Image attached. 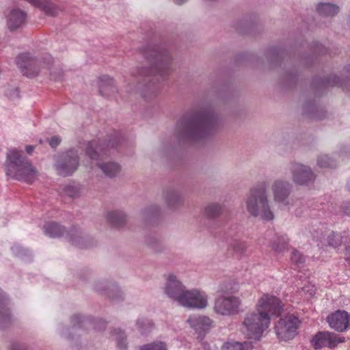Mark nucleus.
<instances>
[{"instance_id": "f257e3e1", "label": "nucleus", "mask_w": 350, "mask_h": 350, "mask_svg": "<svg viewBox=\"0 0 350 350\" xmlns=\"http://www.w3.org/2000/svg\"><path fill=\"white\" fill-rule=\"evenodd\" d=\"M215 118L209 110H200L185 116L177 124L180 135L189 138H200L207 135L214 127Z\"/></svg>"}, {"instance_id": "f03ea898", "label": "nucleus", "mask_w": 350, "mask_h": 350, "mask_svg": "<svg viewBox=\"0 0 350 350\" xmlns=\"http://www.w3.org/2000/svg\"><path fill=\"white\" fill-rule=\"evenodd\" d=\"M165 291L170 298L187 308L202 309L208 305L207 295L204 291L185 290V287L173 275L168 276Z\"/></svg>"}, {"instance_id": "7ed1b4c3", "label": "nucleus", "mask_w": 350, "mask_h": 350, "mask_svg": "<svg viewBox=\"0 0 350 350\" xmlns=\"http://www.w3.org/2000/svg\"><path fill=\"white\" fill-rule=\"evenodd\" d=\"M6 174L16 180L32 183L37 179L38 172L29 160L16 149L10 150L5 163Z\"/></svg>"}, {"instance_id": "20e7f679", "label": "nucleus", "mask_w": 350, "mask_h": 350, "mask_svg": "<svg viewBox=\"0 0 350 350\" xmlns=\"http://www.w3.org/2000/svg\"><path fill=\"white\" fill-rule=\"evenodd\" d=\"M144 55L150 68L139 70L140 76L147 77L148 74L153 73L163 77L170 72L171 59L167 51L155 46L150 47L144 51Z\"/></svg>"}, {"instance_id": "39448f33", "label": "nucleus", "mask_w": 350, "mask_h": 350, "mask_svg": "<svg viewBox=\"0 0 350 350\" xmlns=\"http://www.w3.org/2000/svg\"><path fill=\"white\" fill-rule=\"evenodd\" d=\"M247 208L254 216L260 215L266 220L273 219V214L267 204L265 184H260L251 190L250 196L247 200Z\"/></svg>"}, {"instance_id": "423d86ee", "label": "nucleus", "mask_w": 350, "mask_h": 350, "mask_svg": "<svg viewBox=\"0 0 350 350\" xmlns=\"http://www.w3.org/2000/svg\"><path fill=\"white\" fill-rule=\"evenodd\" d=\"M270 325L269 319L256 311L246 314L241 325V332L250 339L259 340Z\"/></svg>"}, {"instance_id": "0eeeda50", "label": "nucleus", "mask_w": 350, "mask_h": 350, "mask_svg": "<svg viewBox=\"0 0 350 350\" xmlns=\"http://www.w3.org/2000/svg\"><path fill=\"white\" fill-rule=\"evenodd\" d=\"M300 321L293 314L281 318L275 326V333L280 340H292L297 334Z\"/></svg>"}, {"instance_id": "6e6552de", "label": "nucleus", "mask_w": 350, "mask_h": 350, "mask_svg": "<svg viewBox=\"0 0 350 350\" xmlns=\"http://www.w3.org/2000/svg\"><path fill=\"white\" fill-rule=\"evenodd\" d=\"M282 310V302L275 296L263 294L258 300L256 311L261 316L269 318V321L272 316H278Z\"/></svg>"}, {"instance_id": "1a4fd4ad", "label": "nucleus", "mask_w": 350, "mask_h": 350, "mask_svg": "<svg viewBox=\"0 0 350 350\" xmlns=\"http://www.w3.org/2000/svg\"><path fill=\"white\" fill-rule=\"evenodd\" d=\"M345 342V337L331 332H319L312 338L311 344L315 349L328 347L335 348Z\"/></svg>"}, {"instance_id": "9d476101", "label": "nucleus", "mask_w": 350, "mask_h": 350, "mask_svg": "<svg viewBox=\"0 0 350 350\" xmlns=\"http://www.w3.org/2000/svg\"><path fill=\"white\" fill-rule=\"evenodd\" d=\"M79 165V158L77 151L70 150L63 154L58 161L56 168L58 174L62 176L71 175Z\"/></svg>"}, {"instance_id": "9b49d317", "label": "nucleus", "mask_w": 350, "mask_h": 350, "mask_svg": "<svg viewBox=\"0 0 350 350\" xmlns=\"http://www.w3.org/2000/svg\"><path fill=\"white\" fill-rule=\"evenodd\" d=\"M241 301L239 297H220L215 302L214 310L221 315H232L239 312Z\"/></svg>"}, {"instance_id": "f8f14e48", "label": "nucleus", "mask_w": 350, "mask_h": 350, "mask_svg": "<svg viewBox=\"0 0 350 350\" xmlns=\"http://www.w3.org/2000/svg\"><path fill=\"white\" fill-rule=\"evenodd\" d=\"M329 326L338 332H344L350 329V313L343 310H338L327 317Z\"/></svg>"}, {"instance_id": "ddd939ff", "label": "nucleus", "mask_w": 350, "mask_h": 350, "mask_svg": "<svg viewBox=\"0 0 350 350\" xmlns=\"http://www.w3.org/2000/svg\"><path fill=\"white\" fill-rule=\"evenodd\" d=\"M16 64L22 73L29 77L36 76L40 71L38 61L28 53L21 54L16 58Z\"/></svg>"}, {"instance_id": "4468645a", "label": "nucleus", "mask_w": 350, "mask_h": 350, "mask_svg": "<svg viewBox=\"0 0 350 350\" xmlns=\"http://www.w3.org/2000/svg\"><path fill=\"white\" fill-rule=\"evenodd\" d=\"M187 322L199 335L205 334L211 329L213 325V321L206 316H191L188 319Z\"/></svg>"}, {"instance_id": "2eb2a0df", "label": "nucleus", "mask_w": 350, "mask_h": 350, "mask_svg": "<svg viewBox=\"0 0 350 350\" xmlns=\"http://www.w3.org/2000/svg\"><path fill=\"white\" fill-rule=\"evenodd\" d=\"M293 180L299 185L308 183L314 179L311 170L306 166L297 163L293 166Z\"/></svg>"}, {"instance_id": "dca6fc26", "label": "nucleus", "mask_w": 350, "mask_h": 350, "mask_svg": "<svg viewBox=\"0 0 350 350\" xmlns=\"http://www.w3.org/2000/svg\"><path fill=\"white\" fill-rule=\"evenodd\" d=\"M109 144L101 145L99 140L92 141L87 146L86 153L92 160L103 159L105 156L107 155V152Z\"/></svg>"}, {"instance_id": "f3484780", "label": "nucleus", "mask_w": 350, "mask_h": 350, "mask_svg": "<svg viewBox=\"0 0 350 350\" xmlns=\"http://www.w3.org/2000/svg\"><path fill=\"white\" fill-rule=\"evenodd\" d=\"M26 14L20 10L11 11L8 18V26L10 30L20 27L25 21Z\"/></svg>"}, {"instance_id": "a211bd4d", "label": "nucleus", "mask_w": 350, "mask_h": 350, "mask_svg": "<svg viewBox=\"0 0 350 350\" xmlns=\"http://www.w3.org/2000/svg\"><path fill=\"white\" fill-rule=\"evenodd\" d=\"M273 191L275 200L283 202L288 194V184L283 181H275L273 185Z\"/></svg>"}, {"instance_id": "6ab92c4d", "label": "nucleus", "mask_w": 350, "mask_h": 350, "mask_svg": "<svg viewBox=\"0 0 350 350\" xmlns=\"http://www.w3.org/2000/svg\"><path fill=\"white\" fill-rule=\"evenodd\" d=\"M289 239L286 235L277 236L273 240L271 247L275 252L280 254L288 250Z\"/></svg>"}, {"instance_id": "aec40b11", "label": "nucleus", "mask_w": 350, "mask_h": 350, "mask_svg": "<svg viewBox=\"0 0 350 350\" xmlns=\"http://www.w3.org/2000/svg\"><path fill=\"white\" fill-rule=\"evenodd\" d=\"M317 11L321 16H333L338 12L339 8L330 3H319Z\"/></svg>"}, {"instance_id": "412c9836", "label": "nucleus", "mask_w": 350, "mask_h": 350, "mask_svg": "<svg viewBox=\"0 0 350 350\" xmlns=\"http://www.w3.org/2000/svg\"><path fill=\"white\" fill-rule=\"evenodd\" d=\"M44 232L51 237H58L64 234L65 230L56 223L49 222L45 224Z\"/></svg>"}, {"instance_id": "4be33fe9", "label": "nucleus", "mask_w": 350, "mask_h": 350, "mask_svg": "<svg viewBox=\"0 0 350 350\" xmlns=\"http://www.w3.org/2000/svg\"><path fill=\"white\" fill-rule=\"evenodd\" d=\"M251 342H239L237 341H228L224 344L221 350H252Z\"/></svg>"}, {"instance_id": "5701e85b", "label": "nucleus", "mask_w": 350, "mask_h": 350, "mask_svg": "<svg viewBox=\"0 0 350 350\" xmlns=\"http://www.w3.org/2000/svg\"><path fill=\"white\" fill-rule=\"evenodd\" d=\"M113 81L109 76L104 75L100 78L99 91L103 96L108 95L109 92H113Z\"/></svg>"}, {"instance_id": "b1692460", "label": "nucleus", "mask_w": 350, "mask_h": 350, "mask_svg": "<svg viewBox=\"0 0 350 350\" xmlns=\"http://www.w3.org/2000/svg\"><path fill=\"white\" fill-rule=\"evenodd\" d=\"M96 165L102 170L105 175L113 177L115 176L120 170V167L116 163H97Z\"/></svg>"}, {"instance_id": "393cba45", "label": "nucleus", "mask_w": 350, "mask_h": 350, "mask_svg": "<svg viewBox=\"0 0 350 350\" xmlns=\"http://www.w3.org/2000/svg\"><path fill=\"white\" fill-rule=\"evenodd\" d=\"M107 221L114 226H121L126 221L125 215L121 211H111L107 215Z\"/></svg>"}, {"instance_id": "a878e982", "label": "nucleus", "mask_w": 350, "mask_h": 350, "mask_svg": "<svg viewBox=\"0 0 350 350\" xmlns=\"http://www.w3.org/2000/svg\"><path fill=\"white\" fill-rule=\"evenodd\" d=\"M7 306L8 300L2 291L0 290V319H9L10 311Z\"/></svg>"}, {"instance_id": "bb28decb", "label": "nucleus", "mask_w": 350, "mask_h": 350, "mask_svg": "<svg viewBox=\"0 0 350 350\" xmlns=\"http://www.w3.org/2000/svg\"><path fill=\"white\" fill-rule=\"evenodd\" d=\"M140 350H167V347L165 342L157 341L142 346Z\"/></svg>"}, {"instance_id": "cd10ccee", "label": "nucleus", "mask_w": 350, "mask_h": 350, "mask_svg": "<svg viewBox=\"0 0 350 350\" xmlns=\"http://www.w3.org/2000/svg\"><path fill=\"white\" fill-rule=\"evenodd\" d=\"M221 211V206L215 204L208 206L205 209L206 214L209 217H215L219 215Z\"/></svg>"}, {"instance_id": "c85d7f7f", "label": "nucleus", "mask_w": 350, "mask_h": 350, "mask_svg": "<svg viewBox=\"0 0 350 350\" xmlns=\"http://www.w3.org/2000/svg\"><path fill=\"white\" fill-rule=\"evenodd\" d=\"M291 260L292 263L299 266L305 262L306 258L297 250H294L291 254Z\"/></svg>"}, {"instance_id": "c756f323", "label": "nucleus", "mask_w": 350, "mask_h": 350, "mask_svg": "<svg viewBox=\"0 0 350 350\" xmlns=\"http://www.w3.org/2000/svg\"><path fill=\"white\" fill-rule=\"evenodd\" d=\"M117 346L120 350H126V344L125 342L124 334L121 330H116Z\"/></svg>"}, {"instance_id": "7c9ffc66", "label": "nucleus", "mask_w": 350, "mask_h": 350, "mask_svg": "<svg viewBox=\"0 0 350 350\" xmlns=\"http://www.w3.org/2000/svg\"><path fill=\"white\" fill-rule=\"evenodd\" d=\"M317 163L320 167H332L334 166L332 161L330 160L327 155L321 156L318 159Z\"/></svg>"}, {"instance_id": "2f4dec72", "label": "nucleus", "mask_w": 350, "mask_h": 350, "mask_svg": "<svg viewBox=\"0 0 350 350\" xmlns=\"http://www.w3.org/2000/svg\"><path fill=\"white\" fill-rule=\"evenodd\" d=\"M341 238L339 234L332 232L328 237V244L332 247H337L340 245Z\"/></svg>"}, {"instance_id": "473e14b6", "label": "nucleus", "mask_w": 350, "mask_h": 350, "mask_svg": "<svg viewBox=\"0 0 350 350\" xmlns=\"http://www.w3.org/2000/svg\"><path fill=\"white\" fill-rule=\"evenodd\" d=\"M302 291L308 295V297H312L316 293L317 288L314 284L308 282L302 288Z\"/></svg>"}, {"instance_id": "72a5a7b5", "label": "nucleus", "mask_w": 350, "mask_h": 350, "mask_svg": "<svg viewBox=\"0 0 350 350\" xmlns=\"http://www.w3.org/2000/svg\"><path fill=\"white\" fill-rule=\"evenodd\" d=\"M232 247L235 252L241 254L246 250L247 246L244 242L236 241L233 244Z\"/></svg>"}, {"instance_id": "f704fd0d", "label": "nucleus", "mask_w": 350, "mask_h": 350, "mask_svg": "<svg viewBox=\"0 0 350 350\" xmlns=\"http://www.w3.org/2000/svg\"><path fill=\"white\" fill-rule=\"evenodd\" d=\"M60 138L57 136H54L50 139L49 144L52 148H55L60 144Z\"/></svg>"}, {"instance_id": "c9c22d12", "label": "nucleus", "mask_w": 350, "mask_h": 350, "mask_svg": "<svg viewBox=\"0 0 350 350\" xmlns=\"http://www.w3.org/2000/svg\"><path fill=\"white\" fill-rule=\"evenodd\" d=\"M79 237L75 238L72 237V236H70V241H71L73 244H75L76 245H78L80 247H83V246L81 245L79 240H78Z\"/></svg>"}, {"instance_id": "e433bc0d", "label": "nucleus", "mask_w": 350, "mask_h": 350, "mask_svg": "<svg viewBox=\"0 0 350 350\" xmlns=\"http://www.w3.org/2000/svg\"><path fill=\"white\" fill-rule=\"evenodd\" d=\"M33 149H34V147L32 146H26V151L29 154H31L32 152V151L33 150Z\"/></svg>"}, {"instance_id": "4c0bfd02", "label": "nucleus", "mask_w": 350, "mask_h": 350, "mask_svg": "<svg viewBox=\"0 0 350 350\" xmlns=\"http://www.w3.org/2000/svg\"><path fill=\"white\" fill-rule=\"evenodd\" d=\"M187 1V0H174L175 3L178 5H181Z\"/></svg>"}, {"instance_id": "58836bf2", "label": "nucleus", "mask_w": 350, "mask_h": 350, "mask_svg": "<svg viewBox=\"0 0 350 350\" xmlns=\"http://www.w3.org/2000/svg\"><path fill=\"white\" fill-rule=\"evenodd\" d=\"M137 325H138V326H139V327L140 329H143V328H144V327H144V325H142V322H141V321H140V320H139V321H137Z\"/></svg>"}, {"instance_id": "ea45409f", "label": "nucleus", "mask_w": 350, "mask_h": 350, "mask_svg": "<svg viewBox=\"0 0 350 350\" xmlns=\"http://www.w3.org/2000/svg\"><path fill=\"white\" fill-rule=\"evenodd\" d=\"M67 192H68V194L69 196H70L71 197H75V193H72L68 192V191H67Z\"/></svg>"}, {"instance_id": "a19ab883", "label": "nucleus", "mask_w": 350, "mask_h": 350, "mask_svg": "<svg viewBox=\"0 0 350 350\" xmlns=\"http://www.w3.org/2000/svg\"><path fill=\"white\" fill-rule=\"evenodd\" d=\"M147 326H148V327H152V324L150 322H148V323H147Z\"/></svg>"}, {"instance_id": "79ce46f5", "label": "nucleus", "mask_w": 350, "mask_h": 350, "mask_svg": "<svg viewBox=\"0 0 350 350\" xmlns=\"http://www.w3.org/2000/svg\"><path fill=\"white\" fill-rule=\"evenodd\" d=\"M345 213L347 215H350V211L345 210Z\"/></svg>"}, {"instance_id": "37998d69", "label": "nucleus", "mask_w": 350, "mask_h": 350, "mask_svg": "<svg viewBox=\"0 0 350 350\" xmlns=\"http://www.w3.org/2000/svg\"><path fill=\"white\" fill-rule=\"evenodd\" d=\"M348 187H349V191H350V181H349V185H348Z\"/></svg>"}]
</instances>
